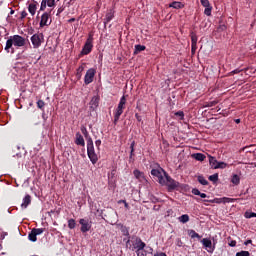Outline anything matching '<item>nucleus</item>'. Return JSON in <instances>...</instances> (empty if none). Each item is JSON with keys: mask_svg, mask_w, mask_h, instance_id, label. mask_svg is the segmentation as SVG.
I'll list each match as a JSON object with an SVG mask.
<instances>
[{"mask_svg": "<svg viewBox=\"0 0 256 256\" xmlns=\"http://www.w3.org/2000/svg\"><path fill=\"white\" fill-rule=\"evenodd\" d=\"M229 247H237V241L235 240H230V242L228 243Z\"/></svg>", "mask_w": 256, "mask_h": 256, "instance_id": "nucleus-50", "label": "nucleus"}, {"mask_svg": "<svg viewBox=\"0 0 256 256\" xmlns=\"http://www.w3.org/2000/svg\"><path fill=\"white\" fill-rule=\"evenodd\" d=\"M42 119H43L44 121H47V117H45V112L42 113Z\"/></svg>", "mask_w": 256, "mask_h": 256, "instance_id": "nucleus-62", "label": "nucleus"}, {"mask_svg": "<svg viewBox=\"0 0 256 256\" xmlns=\"http://www.w3.org/2000/svg\"><path fill=\"white\" fill-rule=\"evenodd\" d=\"M165 170L163 168L159 169H152L151 170V175L153 177H157L158 183L161 185V183H165Z\"/></svg>", "mask_w": 256, "mask_h": 256, "instance_id": "nucleus-7", "label": "nucleus"}, {"mask_svg": "<svg viewBox=\"0 0 256 256\" xmlns=\"http://www.w3.org/2000/svg\"><path fill=\"white\" fill-rule=\"evenodd\" d=\"M160 185H165L168 188V191H173L179 187V182L175 181L167 172H164V183Z\"/></svg>", "mask_w": 256, "mask_h": 256, "instance_id": "nucleus-4", "label": "nucleus"}, {"mask_svg": "<svg viewBox=\"0 0 256 256\" xmlns=\"http://www.w3.org/2000/svg\"><path fill=\"white\" fill-rule=\"evenodd\" d=\"M95 69L90 68L87 70L85 76H84V83L85 85H90V83H93V79H95Z\"/></svg>", "mask_w": 256, "mask_h": 256, "instance_id": "nucleus-12", "label": "nucleus"}, {"mask_svg": "<svg viewBox=\"0 0 256 256\" xmlns=\"http://www.w3.org/2000/svg\"><path fill=\"white\" fill-rule=\"evenodd\" d=\"M175 116L179 117L180 121H183V119H185V113L183 111L176 112Z\"/></svg>", "mask_w": 256, "mask_h": 256, "instance_id": "nucleus-40", "label": "nucleus"}, {"mask_svg": "<svg viewBox=\"0 0 256 256\" xmlns=\"http://www.w3.org/2000/svg\"><path fill=\"white\" fill-rule=\"evenodd\" d=\"M75 144L80 145V147H85V139L83 138V135H81L80 132L76 133Z\"/></svg>", "mask_w": 256, "mask_h": 256, "instance_id": "nucleus-16", "label": "nucleus"}, {"mask_svg": "<svg viewBox=\"0 0 256 256\" xmlns=\"http://www.w3.org/2000/svg\"><path fill=\"white\" fill-rule=\"evenodd\" d=\"M95 146L97 147L98 151H101V140H96L95 141Z\"/></svg>", "mask_w": 256, "mask_h": 256, "instance_id": "nucleus-49", "label": "nucleus"}, {"mask_svg": "<svg viewBox=\"0 0 256 256\" xmlns=\"http://www.w3.org/2000/svg\"><path fill=\"white\" fill-rule=\"evenodd\" d=\"M251 243H253V240H247L244 242V245H251Z\"/></svg>", "mask_w": 256, "mask_h": 256, "instance_id": "nucleus-60", "label": "nucleus"}, {"mask_svg": "<svg viewBox=\"0 0 256 256\" xmlns=\"http://www.w3.org/2000/svg\"><path fill=\"white\" fill-rule=\"evenodd\" d=\"M114 18H115V11L109 10L105 16L104 25H107V23H110V21H113Z\"/></svg>", "mask_w": 256, "mask_h": 256, "instance_id": "nucleus-17", "label": "nucleus"}, {"mask_svg": "<svg viewBox=\"0 0 256 256\" xmlns=\"http://www.w3.org/2000/svg\"><path fill=\"white\" fill-rule=\"evenodd\" d=\"M244 217L246 219H253V217H256V213L255 212H245Z\"/></svg>", "mask_w": 256, "mask_h": 256, "instance_id": "nucleus-37", "label": "nucleus"}, {"mask_svg": "<svg viewBox=\"0 0 256 256\" xmlns=\"http://www.w3.org/2000/svg\"><path fill=\"white\" fill-rule=\"evenodd\" d=\"M30 41L34 49H39L44 41L43 33L32 35Z\"/></svg>", "mask_w": 256, "mask_h": 256, "instance_id": "nucleus-6", "label": "nucleus"}, {"mask_svg": "<svg viewBox=\"0 0 256 256\" xmlns=\"http://www.w3.org/2000/svg\"><path fill=\"white\" fill-rule=\"evenodd\" d=\"M236 256H251V253L249 251L242 250L240 252H237Z\"/></svg>", "mask_w": 256, "mask_h": 256, "instance_id": "nucleus-38", "label": "nucleus"}, {"mask_svg": "<svg viewBox=\"0 0 256 256\" xmlns=\"http://www.w3.org/2000/svg\"><path fill=\"white\" fill-rule=\"evenodd\" d=\"M43 3H46L48 7H55V0H43Z\"/></svg>", "mask_w": 256, "mask_h": 256, "instance_id": "nucleus-42", "label": "nucleus"}, {"mask_svg": "<svg viewBox=\"0 0 256 256\" xmlns=\"http://www.w3.org/2000/svg\"><path fill=\"white\" fill-rule=\"evenodd\" d=\"M200 243H202L203 247L208 253L215 252V245H213V242L210 240V238H203L202 240H200Z\"/></svg>", "mask_w": 256, "mask_h": 256, "instance_id": "nucleus-9", "label": "nucleus"}, {"mask_svg": "<svg viewBox=\"0 0 256 256\" xmlns=\"http://www.w3.org/2000/svg\"><path fill=\"white\" fill-rule=\"evenodd\" d=\"M197 34H195V33H191V43H192V45H197Z\"/></svg>", "mask_w": 256, "mask_h": 256, "instance_id": "nucleus-39", "label": "nucleus"}, {"mask_svg": "<svg viewBox=\"0 0 256 256\" xmlns=\"http://www.w3.org/2000/svg\"><path fill=\"white\" fill-rule=\"evenodd\" d=\"M147 49V47H145V45H141V44H137L134 46V55H139V53H141V51H145Z\"/></svg>", "mask_w": 256, "mask_h": 256, "instance_id": "nucleus-20", "label": "nucleus"}, {"mask_svg": "<svg viewBox=\"0 0 256 256\" xmlns=\"http://www.w3.org/2000/svg\"><path fill=\"white\" fill-rule=\"evenodd\" d=\"M192 194L193 195H201V191H199V189H197V188H193L192 189Z\"/></svg>", "mask_w": 256, "mask_h": 256, "instance_id": "nucleus-51", "label": "nucleus"}, {"mask_svg": "<svg viewBox=\"0 0 256 256\" xmlns=\"http://www.w3.org/2000/svg\"><path fill=\"white\" fill-rule=\"evenodd\" d=\"M50 13L51 12H45L41 16L40 27H49V25H51V20H49V17H51Z\"/></svg>", "mask_w": 256, "mask_h": 256, "instance_id": "nucleus-13", "label": "nucleus"}, {"mask_svg": "<svg viewBox=\"0 0 256 256\" xmlns=\"http://www.w3.org/2000/svg\"><path fill=\"white\" fill-rule=\"evenodd\" d=\"M169 7H172L173 9H183L184 5L181 2L174 1L169 5Z\"/></svg>", "mask_w": 256, "mask_h": 256, "instance_id": "nucleus-21", "label": "nucleus"}, {"mask_svg": "<svg viewBox=\"0 0 256 256\" xmlns=\"http://www.w3.org/2000/svg\"><path fill=\"white\" fill-rule=\"evenodd\" d=\"M31 205V195L27 194L24 199L23 203L21 204L22 209H27Z\"/></svg>", "mask_w": 256, "mask_h": 256, "instance_id": "nucleus-18", "label": "nucleus"}, {"mask_svg": "<svg viewBox=\"0 0 256 256\" xmlns=\"http://www.w3.org/2000/svg\"><path fill=\"white\" fill-rule=\"evenodd\" d=\"M132 240H134L133 249H137L136 251H143L147 247V244L137 236H132Z\"/></svg>", "mask_w": 256, "mask_h": 256, "instance_id": "nucleus-10", "label": "nucleus"}, {"mask_svg": "<svg viewBox=\"0 0 256 256\" xmlns=\"http://www.w3.org/2000/svg\"><path fill=\"white\" fill-rule=\"evenodd\" d=\"M201 5L204 7H210L211 3H209V0H200Z\"/></svg>", "mask_w": 256, "mask_h": 256, "instance_id": "nucleus-45", "label": "nucleus"}, {"mask_svg": "<svg viewBox=\"0 0 256 256\" xmlns=\"http://www.w3.org/2000/svg\"><path fill=\"white\" fill-rule=\"evenodd\" d=\"M222 201H223V203H234L235 199L234 198L223 197Z\"/></svg>", "mask_w": 256, "mask_h": 256, "instance_id": "nucleus-44", "label": "nucleus"}, {"mask_svg": "<svg viewBox=\"0 0 256 256\" xmlns=\"http://www.w3.org/2000/svg\"><path fill=\"white\" fill-rule=\"evenodd\" d=\"M239 73H241V70H240V69H235V70L231 71V72L229 73V75H237V74H239Z\"/></svg>", "mask_w": 256, "mask_h": 256, "instance_id": "nucleus-53", "label": "nucleus"}, {"mask_svg": "<svg viewBox=\"0 0 256 256\" xmlns=\"http://www.w3.org/2000/svg\"><path fill=\"white\" fill-rule=\"evenodd\" d=\"M208 179L209 181H212V183H217L219 181V174L215 173L213 175H210Z\"/></svg>", "mask_w": 256, "mask_h": 256, "instance_id": "nucleus-29", "label": "nucleus"}, {"mask_svg": "<svg viewBox=\"0 0 256 256\" xmlns=\"http://www.w3.org/2000/svg\"><path fill=\"white\" fill-rule=\"evenodd\" d=\"M25 17H27V11L24 10L21 12V16H20L21 21H23V19H25Z\"/></svg>", "mask_w": 256, "mask_h": 256, "instance_id": "nucleus-54", "label": "nucleus"}, {"mask_svg": "<svg viewBox=\"0 0 256 256\" xmlns=\"http://www.w3.org/2000/svg\"><path fill=\"white\" fill-rule=\"evenodd\" d=\"M91 51H93V36L89 35V37L87 38V40L79 54V57L89 55V53H91Z\"/></svg>", "mask_w": 256, "mask_h": 256, "instance_id": "nucleus-5", "label": "nucleus"}, {"mask_svg": "<svg viewBox=\"0 0 256 256\" xmlns=\"http://www.w3.org/2000/svg\"><path fill=\"white\" fill-rule=\"evenodd\" d=\"M28 11L33 17L35 13H37V2L30 3L28 6Z\"/></svg>", "mask_w": 256, "mask_h": 256, "instance_id": "nucleus-19", "label": "nucleus"}, {"mask_svg": "<svg viewBox=\"0 0 256 256\" xmlns=\"http://www.w3.org/2000/svg\"><path fill=\"white\" fill-rule=\"evenodd\" d=\"M205 203H223V198H215L213 200H204Z\"/></svg>", "mask_w": 256, "mask_h": 256, "instance_id": "nucleus-34", "label": "nucleus"}, {"mask_svg": "<svg viewBox=\"0 0 256 256\" xmlns=\"http://www.w3.org/2000/svg\"><path fill=\"white\" fill-rule=\"evenodd\" d=\"M79 224L81 225V228H80L81 233H88V231H91V227H93V222L85 218H81L79 220Z\"/></svg>", "mask_w": 256, "mask_h": 256, "instance_id": "nucleus-8", "label": "nucleus"}, {"mask_svg": "<svg viewBox=\"0 0 256 256\" xmlns=\"http://www.w3.org/2000/svg\"><path fill=\"white\" fill-rule=\"evenodd\" d=\"M28 239L29 241H32V243L37 242V234H35L34 231L31 230L30 233L28 234Z\"/></svg>", "mask_w": 256, "mask_h": 256, "instance_id": "nucleus-24", "label": "nucleus"}, {"mask_svg": "<svg viewBox=\"0 0 256 256\" xmlns=\"http://www.w3.org/2000/svg\"><path fill=\"white\" fill-rule=\"evenodd\" d=\"M81 132L84 135L87 143L89 142V139H91V137L89 136V131H87V128L85 126L81 127Z\"/></svg>", "mask_w": 256, "mask_h": 256, "instance_id": "nucleus-23", "label": "nucleus"}, {"mask_svg": "<svg viewBox=\"0 0 256 256\" xmlns=\"http://www.w3.org/2000/svg\"><path fill=\"white\" fill-rule=\"evenodd\" d=\"M197 181L200 183V185H209V181H207L203 175H199L197 177Z\"/></svg>", "mask_w": 256, "mask_h": 256, "instance_id": "nucleus-22", "label": "nucleus"}, {"mask_svg": "<svg viewBox=\"0 0 256 256\" xmlns=\"http://www.w3.org/2000/svg\"><path fill=\"white\" fill-rule=\"evenodd\" d=\"M231 183H233V185H239V183H241V178L239 177V175L234 174L232 176Z\"/></svg>", "mask_w": 256, "mask_h": 256, "instance_id": "nucleus-25", "label": "nucleus"}, {"mask_svg": "<svg viewBox=\"0 0 256 256\" xmlns=\"http://www.w3.org/2000/svg\"><path fill=\"white\" fill-rule=\"evenodd\" d=\"M212 241V245H214V247H217V243H219V239L217 238V235L213 236L211 239Z\"/></svg>", "mask_w": 256, "mask_h": 256, "instance_id": "nucleus-43", "label": "nucleus"}, {"mask_svg": "<svg viewBox=\"0 0 256 256\" xmlns=\"http://www.w3.org/2000/svg\"><path fill=\"white\" fill-rule=\"evenodd\" d=\"M46 8H47V3H44L42 0L40 11H45Z\"/></svg>", "mask_w": 256, "mask_h": 256, "instance_id": "nucleus-55", "label": "nucleus"}, {"mask_svg": "<svg viewBox=\"0 0 256 256\" xmlns=\"http://www.w3.org/2000/svg\"><path fill=\"white\" fill-rule=\"evenodd\" d=\"M225 167H227V163L217 162L216 166H214V169H225Z\"/></svg>", "mask_w": 256, "mask_h": 256, "instance_id": "nucleus-33", "label": "nucleus"}, {"mask_svg": "<svg viewBox=\"0 0 256 256\" xmlns=\"http://www.w3.org/2000/svg\"><path fill=\"white\" fill-rule=\"evenodd\" d=\"M208 157H209V163H210L212 169H215V167H217V163H218L217 159L213 156H208Z\"/></svg>", "mask_w": 256, "mask_h": 256, "instance_id": "nucleus-26", "label": "nucleus"}, {"mask_svg": "<svg viewBox=\"0 0 256 256\" xmlns=\"http://www.w3.org/2000/svg\"><path fill=\"white\" fill-rule=\"evenodd\" d=\"M133 175L136 179H138L140 183H145V181H147V179L145 178V174L138 169H135L133 171Z\"/></svg>", "mask_w": 256, "mask_h": 256, "instance_id": "nucleus-15", "label": "nucleus"}, {"mask_svg": "<svg viewBox=\"0 0 256 256\" xmlns=\"http://www.w3.org/2000/svg\"><path fill=\"white\" fill-rule=\"evenodd\" d=\"M74 21H75V18H71V19L69 20V23H74Z\"/></svg>", "mask_w": 256, "mask_h": 256, "instance_id": "nucleus-63", "label": "nucleus"}, {"mask_svg": "<svg viewBox=\"0 0 256 256\" xmlns=\"http://www.w3.org/2000/svg\"><path fill=\"white\" fill-rule=\"evenodd\" d=\"M14 47H25L27 45V40L21 35H13L6 41L5 51L7 53H15Z\"/></svg>", "mask_w": 256, "mask_h": 256, "instance_id": "nucleus-1", "label": "nucleus"}, {"mask_svg": "<svg viewBox=\"0 0 256 256\" xmlns=\"http://www.w3.org/2000/svg\"><path fill=\"white\" fill-rule=\"evenodd\" d=\"M83 71H85V66L81 65V66L77 69V75H79L80 73H83Z\"/></svg>", "mask_w": 256, "mask_h": 256, "instance_id": "nucleus-52", "label": "nucleus"}, {"mask_svg": "<svg viewBox=\"0 0 256 256\" xmlns=\"http://www.w3.org/2000/svg\"><path fill=\"white\" fill-rule=\"evenodd\" d=\"M154 256H167V254H165L164 252H161V253L154 254Z\"/></svg>", "mask_w": 256, "mask_h": 256, "instance_id": "nucleus-58", "label": "nucleus"}, {"mask_svg": "<svg viewBox=\"0 0 256 256\" xmlns=\"http://www.w3.org/2000/svg\"><path fill=\"white\" fill-rule=\"evenodd\" d=\"M126 103H127V97L125 95H123L120 98V102H119L116 112L114 114V125H117V123H119V119H120L121 115H123V110L125 109Z\"/></svg>", "mask_w": 256, "mask_h": 256, "instance_id": "nucleus-3", "label": "nucleus"}, {"mask_svg": "<svg viewBox=\"0 0 256 256\" xmlns=\"http://www.w3.org/2000/svg\"><path fill=\"white\" fill-rule=\"evenodd\" d=\"M215 105H217V101H211V102H207L205 107H215Z\"/></svg>", "mask_w": 256, "mask_h": 256, "instance_id": "nucleus-47", "label": "nucleus"}, {"mask_svg": "<svg viewBox=\"0 0 256 256\" xmlns=\"http://www.w3.org/2000/svg\"><path fill=\"white\" fill-rule=\"evenodd\" d=\"M190 236L192 239H201V235H199V233H196L195 230L190 231Z\"/></svg>", "mask_w": 256, "mask_h": 256, "instance_id": "nucleus-35", "label": "nucleus"}, {"mask_svg": "<svg viewBox=\"0 0 256 256\" xmlns=\"http://www.w3.org/2000/svg\"><path fill=\"white\" fill-rule=\"evenodd\" d=\"M194 159H196V161H205V156L202 153H196L194 154Z\"/></svg>", "mask_w": 256, "mask_h": 256, "instance_id": "nucleus-31", "label": "nucleus"}, {"mask_svg": "<svg viewBox=\"0 0 256 256\" xmlns=\"http://www.w3.org/2000/svg\"><path fill=\"white\" fill-rule=\"evenodd\" d=\"M37 107H38V109H41V111H44V109H45V101L38 100L37 101Z\"/></svg>", "mask_w": 256, "mask_h": 256, "instance_id": "nucleus-36", "label": "nucleus"}, {"mask_svg": "<svg viewBox=\"0 0 256 256\" xmlns=\"http://www.w3.org/2000/svg\"><path fill=\"white\" fill-rule=\"evenodd\" d=\"M199 197H201L202 199H207V194L200 192Z\"/></svg>", "mask_w": 256, "mask_h": 256, "instance_id": "nucleus-57", "label": "nucleus"}, {"mask_svg": "<svg viewBox=\"0 0 256 256\" xmlns=\"http://www.w3.org/2000/svg\"><path fill=\"white\" fill-rule=\"evenodd\" d=\"M99 101H100L99 95L92 97L89 103L91 111L97 110V107H99Z\"/></svg>", "mask_w": 256, "mask_h": 256, "instance_id": "nucleus-14", "label": "nucleus"}, {"mask_svg": "<svg viewBox=\"0 0 256 256\" xmlns=\"http://www.w3.org/2000/svg\"><path fill=\"white\" fill-rule=\"evenodd\" d=\"M191 51L192 53H195V51H197V44H191Z\"/></svg>", "mask_w": 256, "mask_h": 256, "instance_id": "nucleus-56", "label": "nucleus"}, {"mask_svg": "<svg viewBox=\"0 0 256 256\" xmlns=\"http://www.w3.org/2000/svg\"><path fill=\"white\" fill-rule=\"evenodd\" d=\"M87 155H88V158L90 159L92 165H96L97 161H99V157L97 156V153L95 152V146L93 145V138H88Z\"/></svg>", "mask_w": 256, "mask_h": 256, "instance_id": "nucleus-2", "label": "nucleus"}, {"mask_svg": "<svg viewBox=\"0 0 256 256\" xmlns=\"http://www.w3.org/2000/svg\"><path fill=\"white\" fill-rule=\"evenodd\" d=\"M120 231L125 237H128V239L124 238L123 241H126V247H129L131 249V236L129 235V227L121 224Z\"/></svg>", "mask_w": 256, "mask_h": 256, "instance_id": "nucleus-11", "label": "nucleus"}, {"mask_svg": "<svg viewBox=\"0 0 256 256\" xmlns=\"http://www.w3.org/2000/svg\"><path fill=\"white\" fill-rule=\"evenodd\" d=\"M178 221H180V223H189V216L187 214H183L178 218Z\"/></svg>", "mask_w": 256, "mask_h": 256, "instance_id": "nucleus-28", "label": "nucleus"}, {"mask_svg": "<svg viewBox=\"0 0 256 256\" xmlns=\"http://www.w3.org/2000/svg\"><path fill=\"white\" fill-rule=\"evenodd\" d=\"M124 207H125L126 209H129V204L127 203V201H124Z\"/></svg>", "mask_w": 256, "mask_h": 256, "instance_id": "nucleus-61", "label": "nucleus"}, {"mask_svg": "<svg viewBox=\"0 0 256 256\" xmlns=\"http://www.w3.org/2000/svg\"><path fill=\"white\" fill-rule=\"evenodd\" d=\"M32 231H34L37 237V235H43V233L45 232V228H33Z\"/></svg>", "mask_w": 256, "mask_h": 256, "instance_id": "nucleus-32", "label": "nucleus"}, {"mask_svg": "<svg viewBox=\"0 0 256 256\" xmlns=\"http://www.w3.org/2000/svg\"><path fill=\"white\" fill-rule=\"evenodd\" d=\"M144 253H149L150 255H153V249L151 248V246H147L144 250Z\"/></svg>", "mask_w": 256, "mask_h": 256, "instance_id": "nucleus-46", "label": "nucleus"}, {"mask_svg": "<svg viewBox=\"0 0 256 256\" xmlns=\"http://www.w3.org/2000/svg\"><path fill=\"white\" fill-rule=\"evenodd\" d=\"M59 13H63V9L59 8V9H58V14H59Z\"/></svg>", "mask_w": 256, "mask_h": 256, "instance_id": "nucleus-64", "label": "nucleus"}, {"mask_svg": "<svg viewBox=\"0 0 256 256\" xmlns=\"http://www.w3.org/2000/svg\"><path fill=\"white\" fill-rule=\"evenodd\" d=\"M68 227L70 229H75V227H77V222L75 221V219L71 218L68 220Z\"/></svg>", "mask_w": 256, "mask_h": 256, "instance_id": "nucleus-30", "label": "nucleus"}, {"mask_svg": "<svg viewBox=\"0 0 256 256\" xmlns=\"http://www.w3.org/2000/svg\"><path fill=\"white\" fill-rule=\"evenodd\" d=\"M212 10H213V7H211V6L205 7L204 14H206L207 17H211Z\"/></svg>", "mask_w": 256, "mask_h": 256, "instance_id": "nucleus-41", "label": "nucleus"}, {"mask_svg": "<svg viewBox=\"0 0 256 256\" xmlns=\"http://www.w3.org/2000/svg\"><path fill=\"white\" fill-rule=\"evenodd\" d=\"M135 155V141H132L131 144H130V156H129V159H133Z\"/></svg>", "mask_w": 256, "mask_h": 256, "instance_id": "nucleus-27", "label": "nucleus"}, {"mask_svg": "<svg viewBox=\"0 0 256 256\" xmlns=\"http://www.w3.org/2000/svg\"><path fill=\"white\" fill-rule=\"evenodd\" d=\"M137 256H146L145 250H136Z\"/></svg>", "mask_w": 256, "mask_h": 256, "instance_id": "nucleus-48", "label": "nucleus"}, {"mask_svg": "<svg viewBox=\"0 0 256 256\" xmlns=\"http://www.w3.org/2000/svg\"><path fill=\"white\" fill-rule=\"evenodd\" d=\"M135 118L137 121L141 122V116L138 113L135 114Z\"/></svg>", "mask_w": 256, "mask_h": 256, "instance_id": "nucleus-59", "label": "nucleus"}]
</instances>
